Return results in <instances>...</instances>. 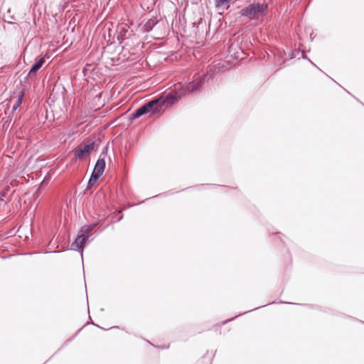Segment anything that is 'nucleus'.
<instances>
[{
    "label": "nucleus",
    "mask_w": 364,
    "mask_h": 364,
    "mask_svg": "<svg viewBox=\"0 0 364 364\" xmlns=\"http://www.w3.org/2000/svg\"><path fill=\"white\" fill-rule=\"evenodd\" d=\"M267 305H269V303H267ZM265 306H267V304L262 305V306H259V307H256V308H255V309H252V310H250V311H255V310H257V309H259V308H261V307Z\"/></svg>",
    "instance_id": "obj_23"
},
{
    "label": "nucleus",
    "mask_w": 364,
    "mask_h": 364,
    "mask_svg": "<svg viewBox=\"0 0 364 364\" xmlns=\"http://www.w3.org/2000/svg\"><path fill=\"white\" fill-rule=\"evenodd\" d=\"M90 323H91V324H92V325H94V326H97V327H98V328H102V329H103V330H106L105 328H102V327H100V326H98V325L95 324L94 322H91Z\"/></svg>",
    "instance_id": "obj_25"
},
{
    "label": "nucleus",
    "mask_w": 364,
    "mask_h": 364,
    "mask_svg": "<svg viewBox=\"0 0 364 364\" xmlns=\"http://www.w3.org/2000/svg\"><path fill=\"white\" fill-rule=\"evenodd\" d=\"M192 28H196L198 29L200 28V26H201V28H204L206 31V37L207 38H213L214 37L215 32L218 29V24H191Z\"/></svg>",
    "instance_id": "obj_6"
},
{
    "label": "nucleus",
    "mask_w": 364,
    "mask_h": 364,
    "mask_svg": "<svg viewBox=\"0 0 364 364\" xmlns=\"http://www.w3.org/2000/svg\"><path fill=\"white\" fill-rule=\"evenodd\" d=\"M306 306H309V307H310V308H313V307H314V306H313V305H311V304H306Z\"/></svg>",
    "instance_id": "obj_27"
},
{
    "label": "nucleus",
    "mask_w": 364,
    "mask_h": 364,
    "mask_svg": "<svg viewBox=\"0 0 364 364\" xmlns=\"http://www.w3.org/2000/svg\"><path fill=\"white\" fill-rule=\"evenodd\" d=\"M231 48L229 49L228 52L230 54V55L232 57H233L235 59H238L240 58L239 56V53H231V50H230Z\"/></svg>",
    "instance_id": "obj_21"
},
{
    "label": "nucleus",
    "mask_w": 364,
    "mask_h": 364,
    "mask_svg": "<svg viewBox=\"0 0 364 364\" xmlns=\"http://www.w3.org/2000/svg\"><path fill=\"white\" fill-rule=\"evenodd\" d=\"M248 312H250V311H245V312H243V313L239 314H237V315H236V316H233V317H232V318H228V319H227V320H225V321H223V322H222V324H223V325L226 324V323H228L229 321L234 320L235 318H237V317H238V316H241V315L245 314H247V313H248Z\"/></svg>",
    "instance_id": "obj_16"
},
{
    "label": "nucleus",
    "mask_w": 364,
    "mask_h": 364,
    "mask_svg": "<svg viewBox=\"0 0 364 364\" xmlns=\"http://www.w3.org/2000/svg\"><path fill=\"white\" fill-rule=\"evenodd\" d=\"M108 149H109V143H107L106 144V146H104L100 156L102 157V155H106L108 152Z\"/></svg>",
    "instance_id": "obj_20"
},
{
    "label": "nucleus",
    "mask_w": 364,
    "mask_h": 364,
    "mask_svg": "<svg viewBox=\"0 0 364 364\" xmlns=\"http://www.w3.org/2000/svg\"><path fill=\"white\" fill-rule=\"evenodd\" d=\"M185 24H177V23H175V27H178V28H180V27H184Z\"/></svg>",
    "instance_id": "obj_24"
},
{
    "label": "nucleus",
    "mask_w": 364,
    "mask_h": 364,
    "mask_svg": "<svg viewBox=\"0 0 364 364\" xmlns=\"http://www.w3.org/2000/svg\"><path fill=\"white\" fill-rule=\"evenodd\" d=\"M209 186H220V187H224V186H223V185L209 184V183H206V184H200V185H196V186H189V187H188V188H186L182 189L181 191H186V190H188V189H197V190H202V189H203V188H205V187Z\"/></svg>",
    "instance_id": "obj_13"
},
{
    "label": "nucleus",
    "mask_w": 364,
    "mask_h": 364,
    "mask_svg": "<svg viewBox=\"0 0 364 364\" xmlns=\"http://www.w3.org/2000/svg\"><path fill=\"white\" fill-rule=\"evenodd\" d=\"M100 178V176L92 173L90 176V178L87 181V188H92Z\"/></svg>",
    "instance_id": "obj_14"
},
{
    "label": "nucleus",
    "mask_w": 364,
    "mask_h": 364,
    "mask_svg": "<svg viewBox=\"0 0 364 364\" xmlns=\"http://www.w3.org/2000/svg\"><path fill=\"white\" fill-rule=\"evenodd\" d=\"M301 58L303 59H305L306 60H308L309 62V63H311L312 65H314V67H316L318 70H319L321 72L323 73V71L319 68L315 63H314L307 56L304 55L303 53H302V56Z\"/></svg>",
    "instance_id": "obj_18"
},
{
    "label": "nucleus",
    "mask_w": 364,
    "mask_h": 364,
    "mask_svg": "<svg viewBox=\"0 0 364 364\" xmlns=\"http://www.w3.org/2000/svg\"><path fill=\"white\" fill-rule=\"evenodd\" d=\"M213 75L214 73L208 71L201 70L196 73L192 80L186 85L181 83L175 85L173 88L166 90L160 97H155L140 106L128 116L129 120L132 122L149 112L152 116L161 113L164 107H171L184 95L199 92L205 82Z\"/></svg>",
    "instance_id": "obj_1"
},
{
    "label": "nucleus",
    "mask_w": 364,
    "mask_h": 364,
    "mask_svg": "<svg viewBox=\"0 0 364 364\" xmlns=\"http://www.w3.org/2000/svg\"><path fill=\"white\" fill-rule=\"evenodd\" d=\"M300 52V50H292L287 47V50H283V55L282 57L284 58V60H291L296 58Z\"/></svg>",
    "instance_id": "obj_9"
},
{
    "label": "nucleus",
    "mask_w": 364,
    "mask_h": 364,
    "mask_svg": "<svg viewBox=\"0 0 364 364\" xmlns=\"http://www.w3.org/2000/svg\"><path fill=\"white\" fill-rule=\"evenodd\" d=\"M100 222H94L88 225H85L82 226L80 228L87 235H93L92 232L98 226Z\"/></svg>",
    "instance_id": "obj_12"
},
{
    "label": "nucleus",
    "mask_w": 364,
    "mask_h": 364,
    "mask_svg": "<svg viewBox=\"0 0 364 364\" xmlns=\"http://www.w3.org/2000/svg\"><path fill=\"white\" fill-rule=\"evenodd\" d=\"M119 328V326H114L113 327H111L109 329H111V328Z\"/></svg>",
    "instance_id": "obj_28"
},
{
    "label": "nucleus",
    "mask_w": 364,
    "mask_h": 364,
    "mask_svg": "<svg viewBox=\"0 0 364 364\" xmlns=\"http://www.w3.org/2000/svg\"><path fill=\"white\" fill-rule=\"evenodd\" d=\"M24 96V90H22L20 93L18 95L17 100H16L15 103L14 104L12 107V110L11 114L9 116V117H11V114H14V113L17 110V109L21 106L23 98Z\"/></svg>",
    "instance_id": "obj_11"
},
{
    "label": "nucleus",
    "mask_w": 364,
    "mask_h": 364,
    "mask_svg": "<svg viewBox=\"0 0 364 364\" xmlns=\"http://www.w3.org/2000/svg\"><path fill=\"white\" fill-rule=\"evenodd\" d=\"M95 142L91 141L84 145L82 147L75 151L74 158L79 160H82L84 158L88 156L90 153L94 150Z\"/></svg>",
    "instance_id": "obj_5"
},
{
    "label": "nucleus",
    "mask_w": 364,
    "mask_h": 364,
    "mask_svg": "<svg viewBox=\"0 0 364 364\" xmlns=\"http://www.w3.org/2000/svg\"><path fill=\"white\" fill-rule=\"evenodd\" d=\"M215 69H218V72H220L219 68L217 67V68H215Z\"/></svg>",
    "instance_id": "obj_29"
},
{
    "label": "nucleus",
    "mask_w": 364,
    "mask_h": 364,
    "mask_svg": "<svg viewBox=\"0 0 364 364\" xmlns=\"http://www.w3.org/2000/svg\"><path fill=\"white\" fill-rule=\"evenodd\" d=\"M116 26V36L119 43L132 36H139L151 31L156 24H111Z\"/></svg>",
    "instance_id": "obj_2"
},
{
    "label": "nucleus",
    "mask_w": 364,
    "mask_h": 364,
    "mask_svg": "<svg viewBox=\"0 0 364 364\" xmlns=\"http://www.w3.org/2000/svg\"><path fill=\"white\" fill-rule=\"evenodd\" d=\"M172 193H168V192H164V193H159V194H157L156 196H154L152 197H149L148 198H146L145 200H149L151 198H158V197H160V196H169V195H171Z\"/></svg>",
    "instance_id": "obj_17"
},
{
    "label": "nucleus",
    "mask_w": 364,
    "mask_h": 364,
    "mask_svg": "<svg viewBox=\"0 0 364 364\" xmlns=\"http://www.w3.org/2000/svg\"><path fill=\"white\" fill-rule=\"evenodd\" d=\"M106 166V162L104 157L100 156L97 160L92 173L100 176L103 174Z\"/></svg>",
    "instance_id": "obj_8"
},
{
    "label": "nucleus",
    "mask_w": 364,
    "mask_h": 364,
    "mask_svg": "<svg viewBox=\"0 0 364 364\" xmlns=\"http://www.w3.org/2000/svg\"><path fill=\"white\" fill-rule=\"evenodd\" d=\"M321 311L328 314H331V315H333V316H342V317H345V318H349L350 319L353 320V321H358L357 318H355L351 316H348V315L343 314V313L337 312L330 308L326 307V308H323Z\"/></svg>",
    "instance_id": "obj_10"
},
{
    "label": "nucleus",
    "mask_w": 364,
    "mask_h": 364,
    "mask_svg": "<svg viewBox=\"0 0 364 364\" xmlns=\"http://www.w3.org/2000/svg\"><path fill=\"white\" fill-rule=\"evenodd\" d=\"M173 23H171V27H172V29H173Z\"/></svg>",
    "instance_id": "obj_30"
},
{
    "label": "nucleus",
    "mask_w": 364,
    "mask_h": 364,
    "mask_svg": "<svg viewBox=\"0 0 364 364\" xmlns=\"http://www.w3.org/2000/svg\"><path fill=\"white\" fill-rule=\"evenodd\" d=\"M6 203L4 201V198H1V197H0V206L1 205H4Z\"/></svg>",
    "instance_id": "obj_22"
},
{
    "label": "nucleus",
    "mask_w": 364,
    "mask_h": 364,
    "mask_svg": "<svg viewBox=\"0 0 364 364\" xmlns=\"http://www.w3.org/2000/svg\"><path fill=\"white\" fill-rule=\"evenodd\" d=\"M5 196H6V193H1L0 195V197H1V198H3L4 197H5Z\"/></svg>",
    "instance_id": "obj_26"
},
{
    "label": "nucleus",
    "mask_w": 364,
    "mask_h": 364,
    "mask_svg": "<svg viewBox=\"0 0 364 364\" xmlns=\"http://www.w3.org/2000/svg\"><path fill=\"white\" fill-rule=\"evenodd\" d=\"M267 9V4H251L247 8L242 9V14L250 18H255L264 15Z\"/></svg>",
    "instance_id": "obj_4"
},
{
    "label": "nucleus",
    "mask_w": 364,
    "mask_h": 364,
    "mask_svg": "<svg viewBox=\"0 0 364 364\" xmlns=\"http://www.w3.org/2000/svg\"><path fill=\"white\" fill-rule=\"evenodd\" d=\"M95 237V235H87L80 228L77 236L70 244V250L80 252L82 257V253L85 247L92 241Z\"/></svg>",
    "instance_id": "obj_3"
},
{
    "label": "nucleus",
    "mask_w": 364,
    "mask_h": 364,
    "mask_svg": "<svg viewBox=\"0 0 364 364\" xmlns=\"http://www.w3.org/2000/svg\"><path fill=\"white\" fill-rule=\"evenodd\" d=\"M81 329H82V328L79 329V330L76 332V333H75V334L72 338H70L68 339V340H67V341L63 343V345L62 346V347H61L60 348H63L64 346H67V345H68V343H70V341H72V340H73V338H74L77 335V333L81 331Z\"/></svg>",
    "instance_id": "obj_19"
},
{
    "label": "nucleus",
    "mask_w": 364,
    "mask_h": 364,
    "mask_svg": "<svg viewBox=\"0 0 364 364\" xmlns=\"http://www.w3.org/2000/svg\"><path fill=\"white\" fill-rule=\"evenodd\" d=\"M46 62V57H41L39 58L36 59L35 63L31 65L29 72L26 77V79H27L29 76L33 77L36 75L37 72L38 70L41 69V68L43 66V65Z\"/></svg>",
    "instance_id": "obj_7"
},
{
    "label": "nucleus",
    "mask_w": 364,
    "mask_h": 364,
    "mask_svg": "<svg viewBox=\"0 0 364 364\" xmlns=\"http://www.w3.org/2000/svg\"><path fill=\"white\" fill-rule=\"evenodd\" d=\"M230 0H215L216 6H226Z\"/></svg>",
    "instance_id": "obj_15"
}]
</instances>
